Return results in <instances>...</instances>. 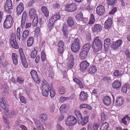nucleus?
I'll return each instance as SVG.
<instances>
[{
  "label": "nucleus",
  "instance_id": "nucleus-1",
  "mask_svg": "<svg viewBox=\"0 0 130 130\" xmlns=\"http://www.w3.org/2000/svg\"><path fill=\"white\" fill-rule=\"evenodd\" d=\"M92 46L94 52H97L100 50L102 47V43L99 37H96L94 39Z\"/></svg>",
  "mask_w": 130,
  "mask_h": 130
},
{
  "label": "nucleus",
  "instance_id": "nucleus-2",
  "mask_svg": "<svg viewBox=\"0 0 130 130\" xmlns=\"http://www.w3.org/2000/svg\"><path fill=\"white\" fill-rule=\"evenodd\" d=\"M81 45V42L79 39L76 38L72 41L71 49L73 52H76L79 50Z\"/></svg>",
  "mask_w": 130,
  "mask_h": 130
},
{
  "label": "nucleus",
  "instance_id": "nucleus-3",
  "mask_svg": "<svg viewBox=\"0 0 130 130\" xmlns=\"http://www.w3.org/2000/svg\"><path fill=\"white\" fill-rule=\"evenodd\" d=\"M13 24V19L11 15H7L3 23V27L5 28H11Z\"/></svg>",
  "mask_w": 130,
  "mask_h": 130
},
{
  "label": "nucleus",
  "instance_id": "nucleus-4",
  "mask_svg": "<svg viewBox=\"0 0 130 130\" xmlns=\"http://www.w3.org/2000/svg\"><path fill=\"white\" fill-rule=\"evenodd\" d=\"M9 41L11 46L12 47L15 49L18 48V44L16 40V34L15 33H13L11 34Z\"/></svg>",
  "mask_w": 130,
  "mask_h": 130
},
{
  "label": "nucleus",
  "instance_id": "nucleus-5",
  "mask_svg": "<svg viewBox=\"0 0 130 130\" xmlns=\"http://www.w3.org/2000/svg\"><path fill=\"white\" fill-rule=\"evenodd\" d=\"M61 30L63 33V39L67 40L70 37L68 28L66 25H64L63 26Z\"/></svg>",
  "mask_w": 130,
  "mask_h": 130
},
{
  "label": "nucleus",
  "instance_id": "nucleus-6",
  "mask_svg": "<svg viewBox=\"0 0 130 130\" xmlns=\"http://www.w3.org/2000/svg\"><path fill=\"white\" fill-rule=\"evenodd\" d=\"M77 123L76 118L73 116L70 115L67 118L65 121L66 125L68 126H73Z\"/></svg>",
  "mask_w": 130,
  "mask_h": 130
},
{
  "label": "nucleus",
  "instance_id": "nucleus-7",
  "mask_svg": "<svg viewBox=\"0 0 130 130\" xmlns=\"http://www.w3.org/2000/svg\"><path fill=\"white\" fill-rule=\"evenodd\" d=\"M65 7L67 10L70 12L75 11L77 8V5L75 3L67 4Z\"/></svg>",
  "mask_w": 130,
  "mask_h": 130
},
{
  "label": "nucleus",
  "instance_id": "nucleus-8",
  "mask_svg": "<svg viewBox=\"0 0 130 130\" xmlns=\"http://www.w3.org/2000/svg\"><path fill=\"white\" fill-rule=\"evenodd\" d=\"M4 8L6 12L10 13H11V10L12 9V1L11 0H7L5 3Z\"/></svg>",
  "mask_w": 130,
  "mask_h": 130
},
{
  "label": "nucleus",
  "instance_id": "nucleus-9",
  "mask_svg": "<svg viewBox=\"0 0 130 130\" xmlns=\"http://www.w3.org/2000/svg\"><path fill=\"white\" fill-rule=\"evenodd\" d=\"M30 74L32 79L35 82L38 84L40 83L41 80L40 77L38 75L36 71L34 70H32Z\"/></svg>",
  "mask_w": 130,
  "mask_h": 130
},
{
  "label": "nucleus",
  "instance_id": "nucleus-10",
  "mask_svg": "<svg viewBox=\"0 0 130 130\" xmlns=\"http://www.w3.org/2000/svg\"><path fill=\"white\" fill-rule=\"evenodd\" d=\"M90 65V63L87 61H83L81 62L80 64V70L82 72L86 70Z\"/></svg>",
  "mask_w": 130,
  "mask_h": 130
},
{
  "label": "nucleus",
  "instance_id": "nucleus-11",
  "mask_svg": "<svg viewBox=\"0 0 130 130\" xmlns=\"http://www.w3.org/2000/svg\"><path fill=\"white\" fill-rule=\"evenodd\" d=\"M105 8L102 5H99L97 7L96 12L97 14L99 16H102L105 13Z\"/></svg>",
  "mask_w": 130,
  "mask_h": 130
},
{
  "label": "nucleus",
  "instance_id": "nucleus-12",
  "mask_svg": "<svg viewBox=\"0 0 130 130\" xmlns=\"http://www.w3.org/2000/svg\"><path fill=\"white\" fill-rule=\"evenodd\" d=\"M102 27L101 24H95L92 28V31L93 33H98L102 31Z\"/></svg>",
  "mask_w": 130,
  "mask_h": 130
},
{
  "label": "nucleus",
  "instance_id": "nucleus-13",
  "mask_svg": "<svg viewBox=\"0 0 130 130\" xmlns=\"http://www.w3.org/2000/svg\"><path fill=\"white\" fill-rule=\"evenodd\" d=\"M122 43V41L121 40H119L117 41L111 45L112 49L113 50H117L118 47L120 46Z\"/></svg>",
  "mask_w": 130,
  "mask_h": 130
},
{
  "label": "nucleus",
  "instance_id": "nucleus-14",
  "mask_svg": "<svg viewBox=\"0 0 130 130\" xmlns=\"http://www.w3.org/2000/svg\"><path fill=\"white\" fill-rule=\"evenodd\" d=\"M24 9V7L23 4L22 3H20L17 7L16 11L17 15L19 16L23 12Z\"/></svg>",
  "mask_w": 130,
  "mask_h": 130
},
{
  "label": "nucleus",
  "instance_id": "nucleus-15",
  "mask_svg": "<svg viewBox=\"0 0 130 130\" xmlns=\"http://www.w3.org/2000/svg\"><path fill=\"white\" fill-rule=\"evenodd\" d=\"M112 20L110 18H109L104 23V27L105 29H108L110 28L112 26Z\"/></svg>",
  "mask_w": 130,
  "mask_h": 130
},
{
  "label": "nucleus",
  "instance_id": "nucleus-16",
  "mask_svg": "<svg viewBox=\"0 0 130 130\" xmlns=\"http://www.w3.org/2000/svg\"><path fill=\"white\" fill-rule=\"evenodd\" d=\"M121 82L118 80H115L112 83V86L114 88L118 90L121 86Z\"/></svg>",
  "mask_w": 130,
  "mask_h": 130
},
{
  "label": "nucleus",
  "instance_id": "nucleus-17",
  "mask_svg": "<svg viewBox=\"0 0 130 130\" xmlns=\"http://www.w3.org/2000/svg\"><path fill=\"white\" fill-rule=\"evenodd\" d=\"M124 102V99L122 97H117L115 102L116 105L118 106H120L123 105Z\"/></svg>",
  "mask_w": 130,
  "mask_h": 130
},
{
  "label": "nucleus",
  "instance_id": "nucleus-18",
  "mask_svg": "<svg viewBox=\"0 0 130 130\" xmlns=\"http://www.w3.org/2000/svg\"><path fill=\"white\" fill-rule=\"evenodd\" d=\"M36 9L34 8H31L29 10V15L30 18L32 19L35 17Z\"/></svg>",
  "mask_w": 130,
  "mask_h": 130
},
{
  "label": "nucleus",
  "instance_id": "nucleus-19",
  "mask_svg": "<svg viewBox=\"0 0 130 130\" xmlns=\"http://www.w3.org/2000/svg\"><path fill=\"white\" fill-rule=\"evenodd\" d=\"M110 39L108 38L104 41V47L105 51H107L109 49V47L110 44Z\"/></svg>",
  "mask_w": 130,
  "mask_h": 130
},
{
  "label": "nucleus",
  "instance_id": "nucleus-20",
  "mask_svg": "<svg viewBox=\"0 0 130 130\" xmlns=\"http://www.w3.org/2000/svg\"><path fill=\"white\" fill-rule=\"evenodd\" d=\"M29 31L27 30H25L23 31L22 37V41L23 42H25L27 37L29 34Z\"/></svg>",
  "mask_w": 130,
  "mask_h": 130
},
{
  "label": "nucleus",
  "instance_id": "nucleus-21",
  "mask_svg": "<svg viewBox=\"0 0 130 130\" xmlns=\"http://www.w3.org/2000/svg\"><path fill=\"white\" fill-rule=\"evenodd\" d=\"M104 104L107 106H109L111 103V98L108 96H105L103 99Z\"/></svg>",
  "mask_w": 130,
  "mask_h": 130
},
{
  "label": "nucleus",
  "instance_id": "nucleus-22",
  "mask_svg": "<svg viewBox=\"0 0 130 130\" xmlns=\"http://www.w3.org/2000/svg\"><path fill=\"white\" fill-rule=\"evenodd\" d=\"M88 97V95L87 93L84 91H82L79 95V99L82 101H84L87 100Z\"/></svg>",
  "mask_w": 130,
  "mask_h": 130
},
{
  "label": "nucleus",
  "instance_id": "nucleus-23",
  "mask_svg": "<svg viewBox=\"0 0 130 130\" xmlns=\"http://www.w3.org/2000/svg\"><path fill=\"white\" fill-rule=\"evenodd\" d=\"M88 116H85L83 119L82 117V119H80L79 120L78 123H80L82 125H85L88 121Z\"/></svg>",
  "mask_w": 130,
  "mask_h": 130
},
{
  "label": "nucleus",
  "instance_id": "nucleus-24",
  "mask_svg": "<svg viewBox=\"0 0 130 130\" xmlns=\"http://www.w3.org/2000/svg\"><path fill=\"white\" fill-rule=\"evenodd\" d=\"M127 121L129 122H130V117L128 115L124 116L121 121V122L125 125L127 124Z\"/></svg>",
  "mask_w": 130,
  "mask_h": 130
},
{
  "label": "nucleus",
  "instance_id": "nucleus-25",
  "mask_svg": "<svg viewBox=\"0 0 130 130\" xmlns=\"http://www.w3.org/2000/svg\"><path fill=\"white\" fill-rule=\"evenodd\" d=\"M60 17V15L59 13L55 14L50 19L55 22V21L59 19Z\"/></svg>",
  "mask_w": 130,
  "mask_h": 130
},
{
  "label": "nucleus",
  "instance_id": "nucleus-26",
  "mask_svg": "<svg viewBox=\"0 0 130 130\" xmlns=\"http://www.w3.org/2000/svg\"><path fill=\"white\" fill-rule=\"evenodd\" d=\"M97 71V69L95 65L90 66L88 70L89 73L91 74L95 73Z\"/></svg>",
  "mask_w": 130,
  "mask_h": 130
},
{
  "label": "nucleus",
  "instance_id": "nucleus-27",
  "mask_svg": "<svg viewBox=\"0 0 130 130\" xmlns=\"http://www.w3.org/2000/svg\"><path fill=\"white\" fill-rule=\"evenodd\" d=\"M42 12L44 14L46 17H48L49 16V11L47 8L46 6H42L41 8Z\"/></svg>",
  "mask_w": 130,
  "mask_h": 130
},
{
  "label": "nucleus",
  "instance_id": "nucleus-28",
  "mask_svg": "<svg viewBox=\"0 0 130 130\" xmlns=\"http://www.w3.org/2000/svg\"><path fill=\"white\" fill-rule=\"evenodd\" d=\"M68 26L72 27L74 24V22L72 17H69L67 20Z\"/></svg>",
  "mask_w": 130,
  "mask_h": 130
},
{
  "label": "nucleus",
  "instance_id": "nucleus-29",
  "mask_svg": "<svg viewBox=\"0 0 130 130\" xmlns=\"http://www.w3.org/2000/svg\"><path fill=\"white\" fill-rule=\"evenodd\" d=\"M130 88V84L127 83L122 88V92L124 93H126L128 90H129Z\"/></svg>",
  "mask_w": 130,
  "mask_h": 130
},
{
  "label": "nucleus",
  "instance_id": "nucleus-30",
  "mask_svg": "<svg viewBox=\"0 0 130 130\" xmlns=\"http://www.w3.org/2000/svg\"><path fill=\"white\" fill-rule=\"evenodd\" d=\"M83 14L81 12L75 15V18L78 22L82 21L83 20Z\"/></svg>",
  "mask_w": 130,
  "mask_h": 130
},
{
  "label": "nucleus",
  "instance_id": "nucleus-31",
  "mask_svg": "<svg viewBox=\"0 0 130 130\" xmlns=\"http://www.w3.org/2000/svg\"><path fill=\"white\" fill-rule=\"evenodd\" d=\"M35 124L37 128L39 130H43L44 128L40 122L37 120L35 122Z\"/></svg>",
  "mask_w": 130,
  "mask_h": 130
},
{
  "label": "nucleus",
  "instance_id": "nucleus-32",
  "mask_svg": "<svg viewBox=\"0 0 130 130\" xmlns=\"http://www.w3.org/2000/svg\"><path fill=\"white\" fill-rule=\"evenodd\" d=\"M34 38L33 37H30L28 39L27 41V46L28 47L31 46L34 42Z\"/></svg>",
  "mask_w": 130,
  "mask_h": 130
},
{
  "label": "nucleus",
  "instance_id": "nucleus-33",
  "mask_svg": "<svg viewBox=\"0 0 130 130\" xmlns=\"http://www.w3.org/2000/svg\"><path fill=\"white\" fill-rule=\"evenodd\" d=\"M38 47H35L34 48V50L32 51L31 54V57H38V55H37Z\"/></svg>",
  "mask_w": 130,
  "mask_h": 130
},
{
  "label": "nucleus",
  "instance_id": "nucleus-34",
  "mask_svg": "<svg viewBox=\"0 0 130 130\" xmlns=\"http://www.w3.org/2000/svg\"><path fill=\"white\" fill-rule=\"evenodd\" d=\"M109 125L106 122H105L103 124L101 127V130H108L109 127Z\"/></svg>",
  "mask_w": 130,
  "mask_h": 130
},
{
  "label": "nucleus",
  "instance_id": "nucleus-35",
  "mask_svg": "<svg viewBox=\"0 0 130 130\" xmlns=\"http://www.w3.org/2000/svg\"><path fill=\"white\" fill-rule=\"evenodd\" d=\"M8 102L4 97L2 98V101L1 102L2 104H0V105L3 109L4 107H6L7 104Z\"/></svg>",
  "mask_w": 130,
  "mask_h": 130
},
{
  "label": "nucleus",
  "instance_id": "nucleus-36",
  "mask_svg": "<svg viewBox=\"0 0 130 130\" xmlns=\"http://www.w3.org/2000/svg\"><path fill=\"white\" fill-rule=\"evenodd\" d=\"M21 62L24 67L27 68L28 67V64L26 62L25 57H21Z\"/></svg>",
  "mask_w": 130,
  "mask_h": 130
},
{
  "label": "nucleus",
  "instance_id": "nucleus-37",
  "mask_svg": "<svg viewBox=\"0 0 130 130\" xmlns=\"http://www.w3.org/2000/svg\"><path fill=\"white\" fill-rule=\"evenodd\" d=\"M54 21H53L52 20L49 19L47 27L50 31H51L54 28Z\"/></svg>",
  "mask_w": 130,
  "mask_h": 130
},
{
  "label": "nucleus",
  "instance_id": "nucleus-38",
  "mask_svg": "<svg viewBox=\"0 0 130 130\" xmlns=\"http://www.w3.org/2000/svg\"><path fill=\"white\" fill-rule=\"evenodd\" d=\"M91 46V45L89 43H87L83 46L82 49H83V50H86L88 52Z\"/></svg>",
  "mask_w": 130,
  "mask_h": 130
},
{
  "label": "nucleus",
  "instance_id": "nucleus-39",
  "mask_svg": "<svg viewBox=\"0 0 130 130\" xmlns=\"http://www.w3.org/2000/svg\"><path fill=\"white\" fill-rule=\"evenodd\" d=\"M88 52L82 48V50L80 53V57H86L87 56Z\"/></svg>",
  "mask_w": 130,
  "mask_h": 130
},
{
  "label": "nucleus",
  "instance_id": "nucleus-40",
  "mask_svg": "<svg viewBox=\"0 0 130 130\" xmlns=\"http://www.w3.org/2000/svg\"><path fill=\"white\" fill-rule=\"evenodd\" d=\"M95 19L94 15L93 14H91L90 18L88 22V24L91 25L93 24L95 22Z\"/></svg>",
  "mask_w": 130,
  "mask_h": 130
},
{
  "label": "nucleus",
  "instance_id": "nucleus-41",
  "mask_svg": "<svg viewBox=\"0 0 130 130\" xmlns=\"http://www.w3.org/2000/svg\"><path fill=\"white\" fill-rule=\"evenodd\" d=\"M116 1L117 0H106V1L108 6H113L115 4Z\"/></svg>",
  "mask_w": 130,
  "mask_h": 130
},
{
  "label": "nucleus",
  "instance_id": "nucleus-42",
  "mask_svg": "<svg viewBox=\"0 0 130 130\" xmlns=\"http://www.w3.org/2000/svg\"><path fill=\"white\" fill-rule=\"evenodd\" d=\"M40 120L42 122H43L47 119V116L45 114H41L39 116Z\"/></svg>",
  "mask_w": 130,
  "mask_h": 130
},
{
  "label": "nucleus",
  "instance_id": "nucleus-43",
  "mask_svg": "<svg viewBox=\"0 0 130 130\" xmlns=\"http://www.w3.org/2000/svg\"><path fill=\"white\" fill-rule=\"evenodd\" d=\"M65 90L64 87L61 86H60L58 89V92L59 94H63L65 92Z\"/></svg>",
  "mask_w": 130,
  "mask_h": 130
},
{
  "label": "nucleus",
  "instance_id": "nucleus-44",
  "mask_svg": "<svg viewBox=\"0 0 130 130\" xmlns=\"http://www.w3.org/2000/svg\"><path fill=\"white\" fill-rule=\"evenodd\" d=\"M101 122L102 123H104V121H105L106 119L107 116L105 115L104 112H102L101 113Z\"/></svg>",
  "mask_w": 130,
  "mask_h": 130
},
{
  "label": "nucleus",
  "instance_id": "nucleus-45",
  "mask_svg": "<svg viewBox=\"0 0 130 130\" xmlns=\"http://www.w3.org/2000/svg\"><path fill=\"white\" fill-rule=\"evenodd\" d=\"M50 92L51 97L53 98L55 95L56 93L53 89L52 88L50 87Z\"/></svg>",
  "mask_w": 130,
  "mask_h": 130
},
{
  "label": "nucleus",
  "instance_id": "nucleus-46",
  "mask_svg": "<svg viewBox=\"0 0 130 130\" xmlns=\"http://www.w3.org/2000/svg\"><path fill=\"white\" fill-rule=\"evenodd\" d=\"M20 28L18 27L17 30V35L18 39L20 40L21 39Z\"/></svg>",
  "mask_w": 130,
  "mask_h": 130
},
{
  "label": "nucleus",
  "instance_id": "nucleus-47",
  "mask_svg": "<svg viewBox=\"0 0 130 130\" xmlns=\"http://www.w3.org/2000/svg\"><path fill=\"white\" fill-rule=\"evenodd\" d=\"M34 19L32 22V26H36L37 24L38 23V17H36L34 18Z\"/></svg>",
  "mask_w": 130,
  "mask_h": 130
},
{
  "label": "nucleus",
  "instance_id": "nucleus-48",
  "mask_svg": "<svg viewBox=\"0 0 130 130\" xmlns=\"http://www.w3.org/2000/svg\"><path fill=\"white\" fill-rule=\"evenodd\" d=\"M40 31V28L39 27H37L35 30V36L37 37H38L39 35Z\"/></svg>",
  "mask_w": 130,
  "mask_h": 130
},
{
  "label": "nucleus",
  "instance_id": "nucleus-49",
  "mask_svg": "<svg viewBox=\"0 0 130 130\" xmlns=\"http://www.w3.org/2000/svg\"><path fill=\"white\" fill-rule=\"evenodd\" d=\"M42 88H41V89H42L43 90H45L49 91L50 89L49 85L48 84H46L45 85H44V86L42 87Z\"/></svg>",
  "mask_w": 130,
  "mask_h": 130
},
{
  "label": "nucleus",
  "instance_id": "nucleus-50",
  "mask_svg": "<svg viewBox=\"0 0 130 130\" xmlns=\"http://www.w3.org/2000/svg\"><path fill=\"white\" fill-rule=\"evenodd\" d=\"M75 112L76 116L78 118L79 120L82 119V115L79 111L75 110Z\"/></svg>",
  "mask_w": 130,
  "mask_h": 130
},
{
  "label": "nucleus",
  "instance_id": "nucleus-51",
  "mask_svg": "<svg viewBox=\"0 0 130 130\" xmlns=\"http://www.w3.org/2000/svg\"><path fill=\"white\" fill-rule=\"evenodd\" d=\"M49 91L42 89V93L43 95L46 97L47 96L48 94Z\"/></svg>",
  "mask_w": 130,
  "mask_h": 130
},
{
  "label": "nucleus",
  "instance_id": "nucleus-52",
  "mask_svg": "<svg viewBox=\"0 0 130 130\" xmlns=\"http://www.w3.org/2000/svg\"><path fill=\"white\" fill-rule=\"evenodd\" d=\"M58 51L59 54L61 55V56H62V54L63 52V47H58Z\"/></svg>",
  "mask_w": 130,
  "mask_h": 130
},
{
  "label": "nucleus",
  "instance_id": "nucleus-53",
  "mask_svg": "<svg viewBox=\"0 0 130 130\" xmlns=\"http://www.w3.org/2000/svg\"><path fill=\"white\" fill-rule=\"evenodd\" d=\"M53 7L55 9H59L60 8V5L58 3L54 4L53 5Z\"/></svg>",
  "mask_w": 130,
  "mask_h": 130
},
{
  "label": "nucleus",
  "instance_id": "nucleus-54",
  "mask_svg": "<svg viewBox=\"0 0 130 130\" xmlns=\"http://www.w3.org/2000/svg\"><path fill=\"white\" fill-rule=\"evenodd\" d=\"M55 109V106L54 105L52 104L51 105L50 108V111L51 113H53Z\"/></svg>",
  "mask_w": 130,
  "mask_h": 130
},
{
  "label": "nucleus",
  "instance_id": "nucleus-55",
  "mask_svg": "<svg viewBox=\"0 0 130 130\" xmlns=\"http://www.w3.org/2000/svg\"><path fill=\"white\" fill-rule=\"evenodd\" d=\"M100 126L99 124L96 123H94L93 124V127L94 130H97Z\"/></svg>",
  "mask_w": 130,
  "mask_h": 130
},
{
  "label": "nucleus",
  "instance_id": "nucleus-56",
  "mask_svg": "<svg viewBox=\"0 0 130 130\" xmlns=\"http://www.w3.org/2000/svg\"><path fill=\"white\" fill-rule=\"evenodd\" d=\"M88 5L86 7V9L89 11L93 9L94 7L92 5L90 4H88Z\"/></svg>",
  "mask_w": 130,
  "mask_h": 130
},
{
  "label": "nucleus",
  "instance_id": "nucleus-57",
  "mask_svg": "<svg viewBox=\"0 0 130 130\" xmlns=\"http://www.w3.org/2000/svg\"><path fill=\"white\" fill-rule=\"evenodd\" d=\"M124 53L127 57H130V51L128 49H126L124 52Z\"/></svg>",
  "mask_w": 130,
  "mask_h": 130
},
{
  "label": "nucleus",
  "instance_id": "nucleus-58",
  "mask_svg": "<svg viewBox=\"0 0 130 130\" xmlns=\"http://www.w3.org/2000/svg\"><path fill=\"white\" fill-rule=\"evenodd\" d=\"M20 101L22 103H26V100L24 96L22 95L20 96Z\"/></svg>",
  "mask_w": 130,
  "mask_h": 130
},
{
  "label": "nucleus",
  "instance_id": "nucleus-59",
  "mask_svg": "<svg viewBox=\"0 0 130 130\" xmlns=\"http://www.w3.org/2000/svg\"><path fill=\"white\" fill-rule=\"evenodd\" d=\"M19 53L20 57H25L22 48L20 47L19 49Z\"/></svg>",
  "mask_w": 130,
  "mask_h": 130
},
{
  "label": "nucleus",
  "instance_id": "nucleus-60",
  "mask_svg": "<svg viewBox=\"0 0 130 130\" xmlns=\"http://www.w3.org/2000/svg\"><path fill=\"white\" fill-rule=\"evenodd\" d=\"M113 74L115 76L117 77L121 75V73L119 72L118 70H115Z\"/></svg>",
  "mask_w": 130,
  "mask_h": 130
},
{
  "label": "nucleus",
  "instance_id": "nucleus-61",
  "mask_svg": "<svg viewBox=\"0 0 130 130\" xmlns=\"http://www.w3.org/2000/svg\"><path fill=\"white\" fill-rule=\"evenodd\" d=\"M66 108V105L65 104H63L60 107L59 110L61 112H62L63 111V109H65Z\"/></svg>",
  "mask_w": 130,
  "mask_h": 130
},
{
  "label": "nucleus",
  "instance_id": "nucleus-62",
  "mask_svg": "<svg viewBox=\"0 0 130 130\" xmlns=\"http://www.w3.org/2000/svg\"><path fill=\"white\" fill-rule=\"evenodd\" d=\"M17 80L18 82L20 84L22 83L24 81L23 78L21 77H18L17 78Z\"/></svg>",
  "mask_w": 130,
  "mask_h": 130
},
{
  "label": "nucleus",
  "instance_id": "nucleus-63",
  "mask_svg": "<svg viewBox=\"0 0 130 130\" xmlns=\"http://www.w3.org/2000/svg\"><path fill=\"white\" fill-rule=\"evenodd\" d=\"M58 47H63L64 46V43L62 40H60L58 42L57 44Z\"/></svg>",
  "mask_w": 130,
  "mask_h": 130
},
{
  "label": "nucleus",
  "instance_id": "nucleus-64",
  "mask_svg": "<svg viewBox=\"0 0 130 130\" xmlns=\"http://www.w3.org/2000/svg\"><path fill=\"white\" fill-rule=\"evenodd\" d=\"M117 11V8L115 7L109 12L110 14H114Z\"/></svg>",
  "mask_w": 130,
  "mask_h": 130
}]
</instances>
